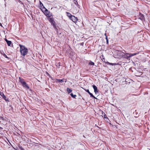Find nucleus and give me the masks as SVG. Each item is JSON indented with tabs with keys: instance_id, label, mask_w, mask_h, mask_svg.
Listing matches in <instances>:
<instances>
[{
	"instance_id": "f257e3e1",
	"label": "nucleus",
	"mask_w": 150,
	"mask_h": 150,
	"mask_svg": "<svg viewBox=\"0 0 150 150\" xmlns=\"http://www.w3.org/2000/svg\"><path fill=\"white\" fill-rule=\"evenodd\" d=\"M20 47V52L21 54L23 56H24L27 54L28 52V50L24 46L19 45Z\"/></svg>"
},
{
	"instance_id": "f03ea898",
	"label": "nucleus",
	"mask_w": 150,
	"mask_h": 150,
	"mask_svg": "<svg viewBox=\"0 0 150 150\" xmlns=\"http://www.w3.org/2000/svg\"><path fill=\"white\" fill-rule=\"evenodd\" d=\"M19 81L21 83L23 86L25 88L28 89L29 88V87L28 84L25 81L24 79L21 78V77H19Z\"/></svg>"
},
{
	"instance_id": "7ed1b4c3",
	"label": "nucleus",
	"mask_w": 150,
	"mask_h": 150,
	"mask_svg": "<svg viewBox=\"0 0 150 150\" xmlns=\"http://www.w3.org/2000/svg\"><path fill=\"white\" fill-rule=\"evenodd\" d=\"M43 8H44L43 10H42V11L44 13V15L48 18L51 17L52 16V13H50V12L47 9H46L45 6H43Z\"/></svg>"
},
{
	"instance_id": "20e7f679",
	"label": "nucleus",
	"mask_w": 150,
	"mask_h": 150,
	"mask_svg": "<svg viewBox=\"0 0 150 150\" xmlns=\"http://www.w3.org/2000/svg\"><path fill=\"white\" fill-rule=\"evenodd\" d=\"M126 54H127L126 53L125 54L124 52H119L117 53V55L118 58L124 57L128 59L130 57V55L128 56Z\"/></svg>"
},
{
	"instance_id": "39448f33",
	"label": "nucleus",
	"mask_w": 150,
	"mask_h": 150,
	"mask_svg": "<svg viewBox=\"0 0 150 150\" xmlns=\"http://www.w3.org/2000/svg\"><path fill=\"white\" fill-rule=\"evenodd\" d=\"M60 8V7H53L51 8V10H52L53 11L54 13H58L59 9Z\"/></svg>"
},
{
	"instance_id": "423d86ee",
	"label": "nucleus",
	"mask_w": 150,
	"mask_h": 150,
	"mask_svg": "<svg viewBox=\"0 0 150 150\" xmlns=\"http://www.w3.org/2000/svg\"><path fill=\"white\" fill-rule=\"evenodd\" d=\"M0 95L2 96V98L4 99L6 102L9 101L8 99L6 98V96L4 95L3 92L0 91Z\"/></svg>"
},
{
	"instance_id": "0eeeda50",
	"label": "nucleus",
	"mask_w": 150,
	"mask_h": 150,
	"mask_svg": "<svg viewBox=\"0 0 150 150\" xmlns=\"http://www.w3.org/2000/svg\"><path fill=\"white\" fill-rule=\"evenodd\" d=\"M74 22L76 23L78 19L77 17H76L74 16H73L70 18Z\"/></svg>"
},
{
	"instance_id": "6e6552de",
	"label": "nucleus",
	"mask_w": 150,
	"mask_h": 150,
	"mask_svg": "<svg viewBox=\"0 0 150 150\" xmlns=\"http://www.w3.org/2000/svg\"><path fill=\"white\" fill-rule=\"evenodd\" d=\"M93 87L94 89V91L95 93H97L98 92V90L97 89V88L95 85H93Z\"/></svg>"
},
{
	"instance_id": "1a4fd4ad",
	"label": "nucleus",
	"mask_w": 150,
	"mask_h": 150,
	"mask_svg": "<svg viewBox=\"0 0 150 150\" xmlns=\"http://www.w3.org/2000/svg\"><path fill=\"white\" fill-rule=\"evenodd\" d=\"M139 18L141 20H143L144 19V15L141 13H140L139 14Z\"/></svg>"
},
{
	"instance_id": "9d476101",
	"label": "nucleus",
	"mask_w": 150,
	"mask_h": 150,
	"mask_svg": "<svg viewBox=\"0 0 150 150\" xmlns=\"http://www.w3.org/2000/svg\"><path fill=\"white\" fill-rule=\"evenodd\" d=\"M139 53V52H136V53H132V54H128V53H126V54L130 55V57H132L133 56H135V55H136L137 54H138Z\"/></svg>"
},
{
	"instance_id": "9b49d317",
	"label": "nucleus",
	"mask_w": 150,
	"mask_h": 150,
	"mask_svg": "<svg viewBox=\"0 0 150 150\" xmlns=\"http://www.w3.org/2000/svg\"><path fill=\"white\" fill-rule=\"evenodd\" d=\"M40 9L42 10H42L44 9V8H43V6H43V4L42 3L41 1H40Z\"/></svg>"
},
{
	"instance_id": "f8f14e48",
	"label": "nucleus",
	"mask_w": 150,
	"mask_h": 150,
	"mask_svg": "<svg viewBox=\"0 0 150 150\" xmlns=\"http://www.w3.org/2000/svg\"><path fill=\"white\" fill-rule=\"evenodd\" d=\"M5 40L6 42V43L8 46H10L11 44V42L10 41H9L7 40L6 39H5Z\"/></svg>"
},
{
	"instance_id": "ddd939ff",
	"label": "nucleus",
	"mask_w": 150,
	"mask_h": 150,
	"mask_svg": "<svg viewBox=\"0 0 150 150\" xmlns=\"http://www.w3.org/2000/svg\"><path fill=\"white\" fill-rule=\"evenodd\" d=\"M64 79H56V80L58 82H64Z\"/></svg>"
},
{
	"instance_id": "4468645a",
	"label": "nucleus",
	"mask_w": 150,
	"mask_h": 150,
	"mask_svg": "<svg viewBox=\"0 0 150 150\" xmlns=\"http://www.w3.org/2000/svg\"><path fill=\"white\" fill-rule=\"evenodd\" d=\"M67 16H68V17H69V18H70L71 17L73 16V15H71V14L70 13L67 12Z\"/></svg>"
},
{
	"instance_id": "2eb2a0df",
	"label": "nucleus",
	"mask_w": 150,
	"mask_h": 150,
	"mask_svg": "<svg viewBox=\"0 0 150 150\" xmlns=\"http://www.w3.org/2000/svg\"><path fill=\"white\" fill-rule=\"evenodd\" d=\"M67 91L68 92V93H69L72 92V90L71 89H70L69 88H67Z\"/></svg>"
},
{
	"instance_id": "dca6fc26",
	"label": "nucleus",
	"mask_w": 150,
	"mask_h": 150,
	"mask_svg": "<svg viewBox=\"0 0 150 150\" xmlns=\"http://www.w3.org/2000/svg\"><path fill=\"white\" fill-rule=\"evenodd\" d=\"M89 65H94V63L92 62L91 61H90L88 63Z\"/></svg>"
},
{
	"instance_id": "f3484780",
	"label": "nucleus",
	"mask_w": 150,
	"mask_h": 150,
	"mask_svg": "<svg viewBox=\"0 0 150 150\" xmlns=\"http://www.w3.org/2000/svg\"><path fill=\"white\" fill-rule=\"evenodd\" d=\"M70 95L72 97L74 98H75L76 96V95H74L72 93H71Z\"/></svg>"
},
{
	"instance_id": "a211bd4d",
	"label": "nucleus",
	"mask_w": 150,
	"mask_h": 150,
	"mask_svg": "<svg viewBox=\"0 0 150 150\" xmlns=\"http://www.w3.org/2000/svg\"><path fill=\"white\" fill-rule=\"evenodd\" d=\"M89 94L90 95V96L91 97H92L93 98H94L96 99V98L93 95V94L91 93L90 92L89 93Z\"/></svg>"
},
{
	"instance_id": "6ab92c4d",
	"label": "nucleus",
	"mask_w": 150,
	"mask_h": 150,
	"mask_svg": "<svg viewBox=\"0 0 150 150\" xmlns=\"http://www.w3.org/2000/svg\"><path fill=\"white\" fill-rule=\"evenodd\" d=\"M100 58H101V59L103 62H105V58L104 57V56L103 55H102L100 57Z\"/></svg>"
},
{
	"instance_id": "aec40b11",
	"label": "nucleus",
	"mask_w": 150,
	"mask_h": 150,
	"mask_svg": "<svg viewBox=\"0 0 150 150\" xmlns=\"http://www.w3.org/2000/svg\"><path fill=\"white\" fill-rule=\"evenodd\" d=\"M102 114L103 115H102V117H103L104 118H106V117H106V115H105V113H104V114H103V112L102 111Z\"/></svg>"
},
{
	"instance_id": "412c9836",
	"label": "nucleus",
	"mask_w": 150,
	"mask_h": 150,
	"mask_svg": "<svg viewBox=\"0 0 150 150\" xmlns=\"http://www.w3.org/2000/svg\"><path fill=\"white\" fill-rule=\"evenodd\" d=\"M49 21L50 22H52V21H54V20L52 18H49Z\"/></svg>"
},
{
	"instance_id": "4be33fe9",
	"label": "nucleus",
	"mask_w": 150,
	"mask_h": 150,
	"mask_svg": "<svg viewBox=\"0 0 150 150\" xmlns=\"http://www.w3.org/2000/svg\"><path fill=\"white\" fill-rule=\"evenodd\" d=\"M50 23H51V24L54 27L55 26L54 24L55 22L54 21H52V22H51Z\"/></svg>"
},
{
	"instance_id": "5701e85b",
	"label": "nucleus",
	"mask_w": 150,
	"mask_h": 150,
	"mask_svg": "<svg viewBox=\"0 0 150 150\" xmlns=\"http://www.w3.org/2000/svg\"><path fill=\"white\" fill-rule=\"evenodd\" d=\"M84 89L86 92H87L89 94L90 92L89 90L88 89Z\"/></svg>"
},
{
	"instance_id": "b1692460",
	"label": "nucleus",
	"mask_w": 150,
	"mask_h": 150,
	"mask_svg": "<svg viewBox=\"0 0 150 150\" xmlns=\"http://www.w3.org/2000/svg\"><path fill=\"white\" fill-rule=\"evenodd\" d=\"M4 56L6 58H8V57H7V56L5 54H4Z\"/></svg>"
},
{
	"instance_id": "393cba45",
	"label": "nucleus",
	"mask_w": 150,
	"mask_h": 150,
	"mask_svg": "<svg viewBox=\"0 0 150 150\" xmlns=\"http://www.w3.org/2000/svg\"><path fill=\"white\" fill-rule=\"evenodd\" d=\"M47 74L50 77H51V76L50 75V74L47 72H46Z\"/></svg>"
},
{
	"instance_id": "a878e982",
	"label": "nucleus",
	"mask_w": 150,
	"mask_h": 150,
	"mask_svg": "<svg viewBox=\"0 0 150 150\" xmlns=\"http://www.w3.org/2000/svg\"><path fill=\"white\" fill-rule=\"evenodd\" d=\"M19 148L21 150H24L23 149L21 146H19Z\"/></svg>"
},
{
	"instance_id": "bb28decb",
	"label": "nucleus",
	"mask_w": 150,
	"mask_h": 150,
	"mask_svg": "<svg viewBox=\"0 0 150 150\" xmlns=\"http://www.w3.org/2000/svg\"><path fill=\"white\" fill-rule=\"evenodd\" d=\"M80 44L81 45L83 46L84 44V43H83V42H82V43H80Z\"/></svg>"
},
{
	"instance_id": "cd10ccee",
	"label": "nucleus",
	"mask_w": 150,
	"mask_h": 150,
	"mask_svg": "<svg viewBox=\"0 0 150 150\" xmlns=\"http://www.w3.org/2000/svg\"><path fill=\"white\" fill-rule=\"evenodd\" d=\"M106 42H107V44H108V40H106Z\"/></svg>"
},
{
	"instance_id": "c85d7f7f",
	"label": "nucleus",
	"mask_w": 150,
	"mask_h": 150,
	"mask_svg": "<svg viewBox=\"0 0 150 150\" xmlns=\"http://www.w3.org/2000/svg\"><path fill=\"white\" fill-rule=\"evenodd\" d=\"M3 129V128L1 127H0V129Z\"/></svg>"
},
{
	"instance_id": "c756f323",
	"label": "nucleus",
	"mask_w": 150,
	"mask_h": 150,
	"mask_svg": "<svg viewBox=\"0 0 150 150\" xmlns=\"http://www.w3.org/2000/svg\"><path fill=\"white\" fill-rule=\"evenodd\" d=\"M58 64V65L59 66H60V63H59Z\"/></svg>"
},
{
	"instance_id": "7c9ffc66",
	"label": "nucleus",
	"mask_w": 150,
	"mask_h": 150,
	"mask_svg": "<svg viewBox=\"0 0 150 150\" xmlns=\"http://www.w3.org/2000/svg\"><path fill=\"white\" fill-rule=\"evenodd\" d=\"M121 0H116V1L118 2L120 1Z\"/></svg>"
},
{
	"instance_id": "2f4dec72",
	"label": "nucleus",
	"mask_w": 150,
	"mask_h": 150,
	"mask_svg": "<svg viewBox=\"0 0 150 150\" xmlns=\"http://www.w3.org/2000/svg\"><path fill=\"white\" fill-rule=\"evenodd\" d=\"M106 40H108L107 37L106 36Z\"/></svg>"
},
{
	"instance_id": "473e14b6",
	"label": "nucleus",
	"mask_w": 150,
	"mask_h": 150,
	"mask_svg": "<svg viewBox=\"0 0 150 150\" xmlns=\"http://www.w3.org/2000/svg\"><path fill=\"white\" fill-rule=\"evenodd\" d=\"M67 81V79H65V82H66Z\"/></svg>"
}]
</instances>
